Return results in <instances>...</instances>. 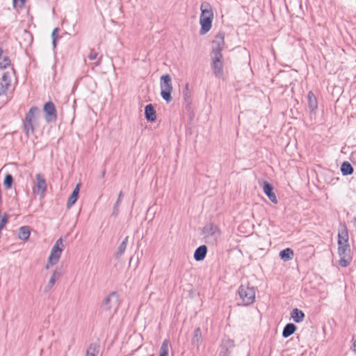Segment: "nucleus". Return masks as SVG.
Masks as SVG:
<instances>
[{
  "instance_id": "1",
  "label": "nucleus",
  "mask_w": 356,
  "mask_h": 356,
  "mask_svg": "<svg viewBox=\"0 0 356 356\" xmlns=\"http://www.w3.org/2000/svg\"><path fill=\"white\" fill-rule=\"evenodd\" d=\"M225 34L219 33L215 37L212 42V51L211 53V67L216 77L222 79L224 75V60L222 51L225 47Z\"/></svg>"
},
{
  "instance_id": "2",
  "label": "nucleus",
  "mask_w": 356,
  "mask_h": 356,
  "mask_svg": "<svg viewBox=\"0 0 356 356\" xmlns=\"http://www.w3.org/2000/svg\"><path fill=\"white\" fill-rule=\"evenodd\" d=\"M201 15L200 23L201 25L200 34L207 33L211 28L212 19L213 18V13L211 6L209 3L204 1L200 6Z\"/></svg>"
},
{
  "instance_id": "3",
  "label": "nucleus",
  "mask_w": 356,
  "mask_h": 356,
  "mask_svg": "<svg viewBox=\"0 0 356 356\" xmlns=\"http://www.w3.org/2000/svg\"><path fill=\"white\" fill-rule=\"evenodd\" d=\"M238 293L243 305H252L255 300V289L249 283L242 284Z\"/></svg>"
},
{
  "instance_id": "4",
  "label": "nucleus",
  "mask_w": 356,
  "mask_h": 356,
  "mask_svg": "<svg viewBox=\"0 0 356 356\" xmlns=\"http://www.w3.org/2000/svg\"><path fill=\"white\" fill-rule=\"evenodd\" d=\"M64 250L63 241L61 238H58L51 248L50 255L45 266L46 269L50 268L52 266L56 264Z\"/></svg>"
},
{
  "instance_id": "5",
  "label": "nucleus",
  "mask_w": 356,
  "mask_h": 356,
  "mask_svg": "<svg viewBox=\"0 0 356 356\" xmlns=\"http://www.w3.org/2000/svg\"><path fill=\"white\" fill-rule=\"evenodd\" d=\"M38 113L39 109L36 106H32L25 115L24 120V132L27 137L34 132L35 116Z\"/></svg>"
},
{
  "instance_id": "6",
  "label": "nucleus",
  "mask_w": 356,
  "mask_h": 356,
  "mask_svg": "<svg viewBox=\"0 0 356 356\" xmlns=\"http://www.w3.org/2000/svg\"><path fill=\"white\" fill-rule=\"evenodd\" d=\"M161 95L162 98L169 103L172 101V97L171 93L172 92V79L169 74H164L161 76L160 81Z\"/></svg>"
},
{
  "instance_id": "7",
  "label": "nucleus",
  "mask_w": 356,
  "mask_h": 356,
  "mask_svg": "<svg viewBox=\"0 0 356 356\" xmlns=\"http://www.w3.org/2000/svg\"><path fill=\"white\" fill-rule=\"evenodd\" d=\"M203 234L208 241L214 243L220 238L221 232L217 225L211 223L204 227Z\"/></svg>"
},
{
  "instance_id": "8",
  "label": "nucleus",
  "mask_w": 356,
  "mask_h": 356,
  "mask_svg": "<svg viewBox=\"0 0 356 356\" xmlns=\"http://www.w3.org/2000/svg\"><path fill=\"white\" fill-rule=\"evenodd\" d=\"M338 254L340 257L339 264L343 267L348 266L353 258L350 245H338Z\"/></svg>"
},
{
  "instance_id": "9",
  "label": "nucleus",
  "mask_w": 356,
  "mask_h": 356,
  "mask_svg": "<svg viewBox=\"0 0 356 356\" xmlns=\"http://www.w3.org/2000/svg\"><path fill=\"white\" fill-rule=\"evenodd\" d=\"M102 306L105 310L115 312L119 306V295L116 292L111 293L104 300Z\"/></svg>"
},
{
  "instance_id": "10",
  "label": "nucleus",
  "mask_w": 356,
  "mask_h": 356,
  "mask_svg": "<svg viewBox=\"0 0 356 356\" xmlns=\"http://www.w3.org/2000/svg\"><path fill=\"white\" fill-rule=\"evenodd\" d=\"M46 190L47 183L44 176L40 173L37 174L33 186V193L43 197Z\"/></svg>"
},
{
  "instance_id": "11",
  "label": "nucleus",
  "mask_w": 356,
  "mask_h": 356,
  "mask_svg": "<svg viewBox=\"0 0 356 356\" xmlns=\"http://www.w3.org/2000/svg\"><path fill=\"white\" fill-rule=\"evenodd\" d=\"M44 111L46 114L45 119L47 122H52L56 120V110L54 104L51 102L44 104Z\"/></svg>"
},
{
  "instance_id": "12",
  "label": "nucleus",
  "mask_w": 356,
  "mask_h": 356,
  "mask_svg": "<svg viewBox=\"0 0 356 356\" xmlns=\"http://www.w3.org/2000/svg\"><path fill=\"white\" fill-rule=\"evenodd\" d=\"M10 75L9 72H4L0 82V96L5 95L10 86Z\"/></svg>"
},
{
  "instance_id": "13",
  "label": "nucleus",
  "mask_w": 356,
  "mask_h": 356,
  "mask_svg": "<svg viewBox=\"0 0 356 356\" xmlns=\"http://www.w3.org/2000/svg\"><path fill=\"white\" fill-rule=\"evenodd\" d=\"M348 232L345 225L341 226L338 232V245H348Z\"/></svg>"
},
{
  "instance_id": "14",
  "label": "nucleus",
  "mask_w": 356,
  "mask_h": 356,
  "mask_svg": "<svg viewBox=\"0 0 356 356\" xmlns=\"http://www.w3.org/2000/svg\"><path fill=\"white\" fill-rule=\"evenodd\" d=\"M263 190L264 193L268 196L269 200L274 204L277 203V200L275 194L273 193V188L271 184L269 183L264 181L263 184Z\"/></svg>"
},
{
  "instance_id": "15",
  "label": "nucleus",
  "mask_w": 356,
  "mask_h": 356,
  "mask_svg": "<svg viewBox=\"0 0 356 356\" xmlns=\"http://www.w3.org/2000/svg\"><path fill=\"white\" fill-rule=\"evenodd\" d=\"M234 346V341L229 339H224L222 341L220 355V356H228L230 348Z\"/></svg>"
},
{
  "instance_id": "16",
  "label": "nucleus",
  "mask_w": 356,
  "mask_h": 356,
  "mask_svg": "<svg viewBox=\"0 0 356 356\" xmlns=\"http://www.w3.org/2000/svg\"><path fill=\"white\" fill-rule=\"evenodd\" d=\"M307 104L310 111L315 113L318 108V102L316 97L312 91H309L307 94Z\"/></svg>"
},
{
  "instance_id": "17",
  "label": "nucleus",
  "mask_w": 356,
  "mask_h": 356,
  "mask_svg": "<svg viewBox=\"0 0 356 356\" xmlns=\"http://www.w3.org/2000/svg\"><path fill=\"white\" fill-rule=\"evenodd\" d=\"M145 115L146 119L149 122H154L156 119L155 109L152 104H148L145 108Z\"/></svg>"
},
{
  "instance_id": "18",
  "label": "nucleus",
  "mask_w": 356,
  "mask_h": 356,
  "mask_svg": "<svg viewBox=\"0 0 356 356\" xmlns=\"http://www.w3.org/2000/svg\"><path fill=\"white\" fill-rule=\"evenodd\" d=\"M207 248L206 245H202L198 247L194 252V259L197 261H202L207 254Z\"/></svg>"
},
{
  "instance_id": "19",
  "label": "nucleus",
  "mask_w": 356,
  "mask_h": 356,
  "mask_svg": "<svg viewBox=\"0 0 356 356\" xmlns=\"http://www.w3.org/2000/svg\"><path fill=\"white\" fill-rule=\"evenodd\" d=\"M202 341V336L201 330L200 327H197L194 330L193 336L192 338V344L197 348H199Z\"/></svg>"
},
{
  "instance_id": "20",
  "label": "nucleus",
  "mask_w": 356,
  "mask_h": 356,
  "mask_svg": "<svg viewBox=\"0 0 356 356\" xmlns=\"http://www.w3.org/2000/svg\"><path fill=\"white\" fill-rule=\"evenodd\" d=\"M79 186H80L79 184H78L76 186V187L73 190L71 195L70 196L67 203V207L68 208H70L76 202V200L78 199V196H79Z\"/></svg>"
},
{
  "instance_id": "21",
  "label": "nucleus",
  "mask_w": 356,
  "mask_h": 356,
  "mask_svg": "<svg viewBox=\"0 0 356 356\" xmlns=\"http://www.w3.org/2000/svg\"><path fill=\"white\" fill-rule=\"evenodd\" d=\"M305 314L297 308L292 310L291 318L296 323H300L303 321Z\"/></svg>"
},
{
  "instance_id": "22",
  "label": "nucleus",
  "mask_w": 356,
  "mask_h": 356,
  "mask_svg": "<svg viewBox=\"0 0 356 356\" xmlns=\"http://www.w3.org/2000/svg\"><path fill=\"white\" fill-rule=\"evenodd\" d=\"M293 255V251L291 248H286L280 252V258L285 261L291 260Z\"/></svg>"
},
{
  "instance_id": "23",
  "label": "nucleus",
  "mask_w": 356,
  "mask_h": 356,
  "mask_svg": "<svg viewBox=\"0 0 356 356\" xmlns=\"http://www.w3.org/2000/svg\"><path fill=\"white\" fill-rule=\"evenodd\" d=\"M340 170L342 175L344 176L351 175L353 172V168L348 161L342 163Z\"/></svg>"
},
{
  "instance_id": "24",
  "label": "nucleus",
  "mask_w": 356,
  "mask_h": 356,
  "mask_svg": "<svg viewBox=\"0 0 356 356\" xmlns=\"http://www.w3.org/2000/svg\"><path fill=\"white\" fill-rule=\"evenodd\" d=\"M170 343L168 339H165L160 348L159 356H168Z\"/></svg>"
},
{
  "instance_id": "25",
  "label": "nucleus",
  "mask_w": 356,
  "mask_h": 356,
  "mask_svg": "<svg viewBox=\"0 0 356 356\" xmlns=\"http://www.w3.org/2000/svg\"><path fill=\"white\" fill-rule=\"evenodd\" d=\"M296 330V326L293 323H288L282 331V336L286 338L293 334Z\"/></svg>"
},
{
  "instance_id": "26",
  "label": "nucleus",
  "mask_w": 356,
  "mask_h": 356,
  "mask_svg": "<svg viewBox=\"0 0 356 356\" xmlns=\"http://www.w3.org/2000/svg\"><path fill=\"white\" fill-rule=\"evenodd\" d=\"M30 236V229L27 226L21 227L19 229L18 236L19 238L23 241H26Z\"/></svg>"
},
{
  "instance_id": "27",
  "label": "nucleus",
  "mask_w": 356,
  "mask_h": 356,
  "mask_svg": "<svg viewBox=\"0 0 356 356\" xmlns=\"http://www.w3.org/2000/svg\"><path fill=\"white\" fill-rule=\"evenodd\" d=\"M128 243V236L124 238L122 242L118 247L117 251L115 252V256L117 257H120L124 252L127 245Z\"/></svg>"
},
{
  "instance_id": "28",
  "label": "nucleus",
  "mask_w": 356,
  "mask_h": 356,
  "mask_svg": "<svg viewBox=\"0 0 356 356\" xmlns=\"http://www.w3.org/2000/svg\"><path fill=\"white\" fill-rule=\"evenodd\" d=\"M99 353V346L90 344L86 350V356H97Z\"/></svg>"
},
{
  "instance_id": "29",
  "label": "nucleus",
  "mask_w": 356,
  "mask_h": 356,
  "mask_svg": "<svg viewBox=\"0 0 356 356\" xmlns=\"http://www.w3.org/2000/svg\"><path fill=\"white\" fill-rule=\"evenodd\" d=\"M10 65V60L8 57L5 56L3 58H0V67L2 69L6 68Z\"/></svg>"
},
{
  "instance_id": "30",
  "label": "nucleus",
  "mask_w": 356,
  "mask_h": 356,
  "mask_svg": "<svg viewBox=\"0 0 356 356\" xmlns=\"http://www.w3.org/2000/svg\"><path fill=\"white\" fill-rule=\"evenodd\" d=\"M61 275H62L61 272L58 271V270H55L53 272V274H52L49 281L51 282V283L55 284L56 280H59L60 277H61Z\"/></svg>"
},
{
  "instance_id": "31",
  "label": "nucleus",
  "mask_w": 356,
  "mask_h": 356,
  "mask_svg": "<svg viewBox=\"0 0 356 356\" xmlns=\"http://www.w3.org/2000/svg\"><path fill=\"white\" fill-rule=\"evenodd\" d=\"M13 177L10 175H6L4 179L3 184L7 188H10L13 183Z\"/></svg>"
},
{
  "instance_id": "32",
  "label": "nucleus",
  "mask_w": 356,
  "mask_h": 356,
  "mask_svg": "<svg viewBox=\"0 0 356 356\" xmlns=\"http://www.w3.org/2000/svg\"><path fill=\"white\" fill-rule=\"evenodd\" d=\"M97 56L98 54L94 49H91L88 55V58L91 60H93L97 58Z\"/></svg>"
},
{
  "instance_id": "33",
  "label": "nucleus",
  "mask_w": 356,
  "mask_h": 356,
  "mask_svg": "<svg viewBox=\"0 0 356 356\" xmlns=\"http://www.w3.org/2000/svg\"><path fill=\"white\" fill-rule=\"evenodd\" d=\"M122 197H123L122 192H120V193L118 195V200L115 204V209H117L118 207L120 204Z\"/></svg>"
},
{
  "instance_id": "34",
  "label": "nucleus",
  "mask_w": 356,
  "mask_h": 356,
  "mask_svg": "<svg viewBox=\"0 0 356 356\" xmlns=\"http://www.w3.org/2000/svg\"><path fill=\"white\" fill-rule=\"evenodd\" d=\"M26 0H13L14 5L19 4V7H23L25 4Z\"/></svg>"
},
{
  "instance_id": "35",
  "label": "nucleus",
  "mask_w": 356,
  "mask_h": 356,
  "mask_svg": "<svg viewBox=\"0 0 356 356\" xmlns=\"http://www.w3.org/2000/svg\"><path fill=\"white\" fill-rule=\"evenodd\" d=\"M55 284L54 283H51L50 281H49V282L47 283V284L44 287V291L45 292H47L49 291L52 287Z\"/></svg>"
},
{
  "instance_id": "36",
  "label": "nucleus",
  "mask_w": 356,
  "mask_h": 356,
  "mask_svg": "<svg viewBox=\"0 0 356 356\" xmlns=\"http://www.w3.org/2000/svg\"><path fill=\"white\" fill-rule=\"evenodd\" d=\"M58 31H59L58 28H55L53 30V31L51 33V38H52V39H54V38H56L57 39L58 38L57 33H58Z\"/></svg>"
},
{
  "instance_id": "37",
  "label": "nucleus",
  "mask_w": 356,
  "mask_h": 356,
  "mask_svg": "<svg viewBox=\"0 0 356 356\" xmlns=\"http://www.w3.org/2000/svg\"><path fill=\"white\" fill-rule=\"evenodd\" d=\"M353 350L356 353V339L353 341Z\"/></svg>"
},
{
  "instance_id": "38",
  "label": "nucleus",
  "mask_w": 356,
  "mask_h": 356,
  "mask_svg": "<svg viewBox=\"0 0 356 356\" xmlns=\"http://www.w3.org/2000/svg\"><path fill=\"white\" fill-rule=\"evenodd\" d=\"M56 40H57L56 38H54V39H52V44H53V46H54V48H55V47H56Z\"/></svg>"
},
{
  "instance_id": "39",
  "label": "nucleus",
  "mask_w": 356,
  "mask_h": 356,
  "mask_svg": "<svg viewBox=\"0 0 356 356\" xmlns=\"http://www.w3.org/2000/svg\"><path fill=\"white\" fill-rule=\"evenodd\" d=\"M99 64H100V58H99L97 62L95 63V65L98 66Z\"/></svg>"
},
{
  "instance_id": "40",
  "label": "nucleus",
  "mask_w": 356,
  "mask_h": 356,
  "mask_svg": "<svg viewBox=\"0 0 356 356\" xmlns=\"http://www.w3.org/2000/svg\"><path fill=\"white\" fill-rule=\"evenodd\" d=\"M184 96H185V99H186V97H188V95L184 94Z\"/></svg>"
},
{
  "instance_id": "41",
  "label": "nucleus",
  "mask_w": 356,
  "mask_h": 356,
  "mask_svg": "<svg viewBox=\"0 0 356 356\" xmlns=\"http://www.w3.org/2000/svg\"><path fill=\"white\" fill-rule=\"evenodd\" d=\"M184 96H185V99H186V97H188V95L184 94Z\"/></svg>"
},
{
  "instance_id": "42",
  "label": "nucleus",
  "mask_w": 356,
  "mask_h": 356,
  "mask_svg": "<svg viewBox=\"0 0 356 356\" xmlns=\"http://www.w3.org/2000/svg\"><path fill=\"white\" fill-rule=\"evenodd\" d=\"M186 90H188V85L186 86Z\"/></svg>"
}]
</instances>
